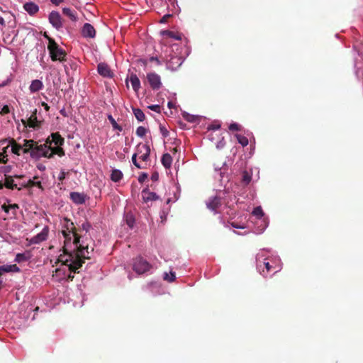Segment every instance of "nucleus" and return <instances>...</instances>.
Masks as SVG:
<instances>
[{
    "mask_svg": "<svg viewBox=\"0 0 363 363\" xmlns=\"http://www.w3.org/2000/svg\"><path fill=\"white\" fill-rule=\"evenodd\" d=\"M49 21L57 30L62 28V18L57 11H52L50 12L49 14Z\"/></svg>",
    "mask_w": 363,
    "mask_h": 363,
    "instance_id": "9",
    "label": "nucleus"
},
{
    "mask_svg": "<svg viewBox=\"0 0 363 363\" xmlns=\"http://www.w3.org/2000/svg\"><path fill=\"white\" fill-rule=\"evenodd\" d=\"M189 117H186V119L189 121H193V119L191 118H192V116H188Z\"/></svg>",
    "mask_w": 363,
    "mask_h": 363,
    "instance_id": "57",
    "label": "nucleus"
},
{
    "mask_svg": "<svg viewBox=\"0 0 363 363\" xmlns=\"http://www.w3.org/2000/svg\"><path fill=\"white\" fill-rule=\"evenodd\" d=\"M41 105H42V106L44 107V108L45 109L46 111H48L50 110V106L45 102H42Z\"/></svg>",
    "mask_w": 363,
    "mask_h": 363,
    "instance_id": "53",
    "label": "nucleus"
},
{
    "mask_svg": "<svg viewBox=\"0 0 363 363\" xmlns=\"http://www.w3.org/2000/svg\"><path fill=\"white\" fill-rule=\"evenodd\" d=\"M0 25L4 27L6 26L5 21H4V18L1 17V16H0Z\"/></svg>",
    "mask_w": 363,
    "mask_h": 363,
    "instance_id": "54",
    "label": "nucleus"
},
{
    "mask_svg": "<svg viewBox=\"0 0 363 363\" xmlns=\"http://www.w3.org/2000/svg\"><path fill=\"white\" fill-rule=\"evenodd\" d=\"M176 276L174 272H171L170 276L167 273H164V279L169 281L172 282L175 280Z\"/></svg>",
    "mask_w": 363,
    "mask_h": 363,
    "instance_id": "39",
    "label": "nucleus"
},
{
    "mask_svg": "<svg viewBox=\"0 0 363 363\" xmlns=\"http://www.w3.org/2000/svg\"><path fill=\"white\" fill-rule=\"evenodd\" d=\"M9 208L10 209H16V208H18V204H11V205H9Z\"/></svg>",
    "mask_w": 363,
    "mask_h": 363,
    "instance_id": "55",
    "label": "nucleus"
},
{
    "mask_svg": "<svg viewBox=\"0 0 363 363\" xmlns=\"http://www.w3.org/2000/svg\"><path fill=\"white\" fill-rule=\"evenodd\" d=\"M151 268L150 263L141 257H136L133 262V270L139 274H142L148 272Z\"/></svg>",
    "mask_w": 363,
    "mask_h": 363,
    "instance_id": "4",
    "label": "nucleus"
},
{
    "mask_svg": "<svg viewBox=\"0 0 363 363\" xmlns=\"http://www.w3.org/2000/svg\"><path fill=\"white\" fill-rule=\"evenodd\" d=\"M147 80L153 90H158L162 86L160 76L155 72H150L147 74Z\"/></svg>",
    "mask_w": 363,
    "mask_h": 363,
    "instance_id": "6",
    "label": "nucleus"
},
{
    "mask_svg": "<svg viewBox=\"0 0 363 363\" xmlns=\"http://www.w3.org/2000/svg\"><path fill=\"white\" fill-rule=\"evenodd\" d=\"M124 220L130 228H133L135 220L133 214L131 212H126L124 214Z\"/></svg>",
    "mask_w": 363,
    "mask_h": 363,
    "instance_id": "26",
    "label": "nucleus"
},
{
    "mask_svg": "<svg viewBox=\"0 0 363 363\" xmlns=\"http://www.w3.org/2000/svg\"><path fill=\"white\" fill-rule=\"evenodd\" d=\"M82 33L84 37L93 38L96 35V30L92 25L89 23H84Z\"/></svg>",
    "mask_w": 363,
    "mask_h": 363,
    "instance_id": "15",
    "label": "nucleus"
},
{
    "mask_svg": "<svg viewBox=\"0 0 363 363\" xmlns=\"http://www.w3.org/2000/svg\"><path fill=\"white\" fill-rule=\"evenodd\" d=\"M82 228L83 230H84L86 233L89 230L90 228H91V224L88 222H86V223H84L82 225Z\"/></svg>",
    "mask_w": 363,
    "mask_h": 363,
    "instance_id": "46",
    "label": "nucleus"
},
{
    "mask_svg": "<svg viewBox=\"0 0 363 363\" xmlns=\"http://www.w3.org/2000/svg\"><path fill=\"white\" fill-rule=\"evenodd\" d=\"M147 178V174H145V173H143L142 174H140L138 177V182L140 183H143L145 182V180Z\"/></svg>",
    "mask_w": 363,
    "mask_h": 363,
    "instance_id": "47",
    "label": "nucleus"
},
{
    "mask_svg": "<svg viewBox=\"0 0 363 363\" xmlns=\"http://www.w3.org/2000/svg\"><path fill=\"white\" fill-rule=\"evenodd\" d=\"M220 199L218 197H213L207 203V208L211 211H216L220 206Z\"/></svg>",
    "mask_w": 363,
    "mask_h": 363,
    "instance_id": "22",
    "label": "nucleus"
},
{
    "mask_svg": "<svg viewBox=\"0 0 363 363\" xmlns=\"http://www.w3.org/2000/svg\"><path fill=\"white\" fill-rule=\"evenodd\" d=\"M150 61L153 62L155 61L157 65H160V61L156 57H152L150 58Z\"/></svg>",
    "mask_w": 363,
    "mask_h": 363,
    "instance_id": "52",
    "label": "nucleus"
},
{
    "mask_svg": "<svg viewBox=\"0 0 363 363\" xmlns=\"http://www.w3.org/2000/svg\"><path fill=\"white\" fill-rule=\"evenodd\" d=\"M50 138H51V140L50 139L51 145L54 143L55 145V147H61L60 146L63 145L65 141L64 138L60 135L59 133H52Z\"/></svg>",
    "mask_w": 363,
    "mask_h": 363,
    "instance_id": "17",
    "label": "nucleus"
},
{
    "mask_svg": "<svg viewBox=\"0 0 363 363\" xmlns=\"http://www.w3.org/2000/svg\"><path fill=\"white\" fill-rule=\"evenodd\" d=\"M69 198L75 204H84L86 201V196L84 193L73 191L69 194Z\"/></svg>",
    "mask_w": 363,
    "mask_h": 363,
    "instance_id": "12",
    "label": "nucleus"
},
{
    "mask_svg": "<svg viewBox=\"0 0 363 363\" xmlns=\"http://www.w3.org/2000/svg\"><path fill=\"white\" fill-rule=\"evenodd\" d=\"M63 228L64 229L62 230H67L69 235L72 234L73 243L77 245L80 241V236L77 233L74 223L67 218H64Z\"/></svg>",
    "mask_w": 363,
    "mask_h": 363,
    "instance_id": "5",
    "label": "nucleus"
},
{
    "mask_svg": "<svg viewBox=\"0 0 363 363\" xmlns=\"http://www.w3.org/2000/svg\"><path fill=\"white\" fill-rule=\"evenodd\" d=\"M54 155H57L60 157L65 155V151L62 147H52L48 138L44 144L38 145L35 143L33 150H32V157H48L51 158Z\"/></svg>",
    "mask_w": 363,
    "mask_h": 363,
    "instance_id": "2",
    "label": "nucleus"
},
{
    "mask_svg": "<svg viewBox=\"0 0 363 363\" xmlns=\"http://www.w3.org/2000/svg\"><path fill=\"white\" fill-rule=\"evenodd\" d=\"M235 136L242 147H245L248 145V139L245 136L240 134H236Z\"/></svg>",
    "mask_w": 363,
    "mask_h": 363,
    "instance_id": "34",
    "label": "nucleus"
},
{
    "mask_svg": "<svg viewBox=\"0 0 363 363\" xmlns=\"http://www.w3.org/2000/svg\"><path fill=\"white\" fill-rule=\"evenodd\" d=\"M4 186V184H2V183L0 182V189H2Z\"/></svg>",
    "mask_w": 363,
    "mask_h": 363,
    "instance_id": "62",
    "label": "nucleus"
},
{
    "mask_svg": "<svg viewBox=\"0 0 363 363\" xmlns=\"http://www.w3.org/2000/svg\"><path fill=\"white\" fill-rule=\"evenodd\" d=\"M20 269L19 267L16 264H10V265H2L0 266V276H1L4 273L7 272H19Z\"/></svg>",
    "mask_w": 363,
    "mask_h": 363,
    "instance_id": "19",
    "label": "nucleus"
},
{
    "mask_svg": "<svg viewBox=\"0 0 363 363\" xmlns=\"http://www.w3.org/2000/svg\"><path fill=\"white\" fill-rule=\"evenodd\" d=\"M257 267H258L259 270L260 271V274L264 277H267L268 276V274H269V272L272 269H275L274 273H277V272H279L280 270V269H276L275 267H273L272 265H271L269 264V262H266V261H264L262 263V264H257Z\"/></svg>",
    "mask_w": 363,
    "mask_h": 363,
    "instance_id": "11",
    "label": "nucleus"
},
{
    "mask_svg": "<svg viewBox=\"0 0 363 363\" xmlns=\"http://www.w3.org/2000/svg\"><path fill=\"white\" fill-rule=\"evenodd\" d=\"M97 70L99 74L104 77L111 78L113 76L109 66L106 63H99L97 67Z\"/></svg>",
    "mask_w": 363,
    "mask_h": 363,
    "instance_id": "14",
    "label": "nucleus"
},
{
    "mask_svg": "<svg viewBox=\"0 0 363 363\" xmlns=\"http://www.w3.org/2000/svg\"><path fill=\"white\" fill-rule=\"evenodd\" d=\"M133 90L137 92L140 88V81L135 74H131L129 79Z\"/></svg>",
    "mask_w": 363,
    "mask_h": 363,
    "instance_id": "24",
    "label": "nucleus"
},
{
    "mask_svg": "<svg viewBox=\"0 0 363 363\" xmlns=\"http://www.w3.org/2000/svg\"><path fill=\"white\" fill-rule=\"evenodd\" d=\"M10 145L11 146V151L16 155H20V151L23 149L21 145L18 144L14 139H11Z\"/></svg>",
    "mask_w": 363,
    "mask_h": 363,
    "instance_id": "27",
    "label": "nucleus"
},
{
    "mask_svg": "<svg viewBox=\"0 0 363 363\" xmlns=\"http://www.w3.org/2000/svg\"><path fill=\"white\" fill-rule=\"evenodd\" d=\"M162 34L165 35H167L169 38L176 39V40H180L181 39L180 37H179L174 32L170 31V30H164V31H162Z\"/></svg>",
    "mask_w": 363,
    "mask_h": 363,
    "instance_id": "37",
    "label": "nucleus"
},
{
    "mask_svg": "<svg viewBox=\"0 0 363 363\" xmlns=\"http://www.w3.org/2000/svg\"><path fill=\"white\" fill-rule=\"evenodd\" d=\"M108 118L110 123H111L112 127L114 129L118 130L119 131H122V130H123L122 127L116 123V121H115V119L113 118V116L111 115H109L108 116Z\"/></svg>",
    "mask_w": 363,
    "mask_h": 363,
    "instance_id": "35",
    "label": "nucleus"
},
{
    "mask_svg": "<svg viewBox=\"0 0 363 363\" xmlns=\"http://www.w3.org/2000/svg\"><path fill=\"white\" fill-rule=\"evenodd\" d=\"M220 128V125H215L213 127V129H218Z\"/></svg>",
    "mask_w": 363,
    "mask_h": 363,
    "instance_id": "64",
    "label": "nucleus"
},
{
    "mask_svg": "<svg viewBox=\"0 0 363 363\" xmlns=\"http://www.w3.org/2000/svg\"><path fill=\"white\" fill-rule=\"evenodd\" d=\"M147 133V130L145 128L143 127V126H139L137 129H136V135L140 138L143 137Z\"/></svg>",
    "mask_w": 363,
    "mask_h": 363,
    "instance_id": "38",
    "label": "nucleus"
},
{
    "mask_svg": "<svg viewBox=\"0 0 363 363\" xmlns=\"http://www.w3.org/2000/svg\"><path fill=\"white\" fill-rule=\"evenodd\" d=\"M171 17V15L170 14H167V15H164L162 18L161 20L160 21V22L161 23H165L166 22H167V20L169 18Z\"/></svg>",
    "mask_w": 363,
    "mask_h": 363,
    "instance_id": "48",
    "label": "nucleus"
},
{
    "mask_svg": "<svg viewBox=\"0 0 363 363\" xmlns=\"http://www.w3.org/2000/svg\"><path fill=\"white\" fill-rule=\"evenodd\" d=\"M141 194L143 201L145 203L156 201L159 199V196L155 193L150 191L148 188L144 189Z\"/></svg>",
    "mask_w": 363,
    "mask_h": 363,
    "instance_id": "13",
    "label": "nucleus"
},
{
    "mask_svg": "<svg viewBox=\"0 0 363 363\" xmlns=\"http://www.w3.org/2000/svg\"><path fill=\"white\" fill-rule=\"evenodd\" d=\"M4 186L9 189L21 190L22 189L21 186L18 187V184L14 183L13 177L10 175H5Z\"/></svg>",
    "mask_w": 363,
    "mask_h": 363,
    "instance_id": "18",
    "label": "nucleus"
},
{
    "mask_svg": "<svg viewBox=\"0 0 363 363\" xmlns=\"http://www.w3.org/2000/svg\"><path fill=\"white\" fill-rule=\"evenodd\" d=\"M252 179V175L250 172L247 171H243L242 174V183L244 185H247L250 184Z\"/></svg>",
    "mask_w": 363,
    "mask_h": 363,
    "instance_id": "32",
    "label": "nucleus"
},
{
    "mask_svg": "<svg viewBox=\"0 0 363 363\" xmlns=\"http://www.w3.org/2000/svg\"><path fill=\"white\" fill-rule=\"evenodd\" d=\"M48 229L47 228H45L43 229V230L40 233H38V235H36L35 236L32 238L31 242L35 243V244L40 243V242L45 240L48 238Z\"/></svg>",
    "mask_w": 363,
    "mask_h": 363,
    "instance_id": "16",
    "label": "nucleus"
},
{
    "mask_svg": "<svg viewBox=\"0 0 363 363\" xmlns=\"http://www.w3.org/2000/svg\"><path fill=\"white\" fill-rule=\"evenodd\" d=\"M75 247L77 248L76 252H79V257L80 259L82 261V264L84 262V259H90V257L88 256L89 254L90 249L89 248V245H84V242H82V244H80V242L77 245H75Z\"/></svg>",
    "mask_w": 363,
    "mask_h": 363,
    "instance_id": "10",
    "label": "nucleus"
},
{
    "mask_svg": "<svg viewBox=\"0 0 363 363\" xmlns=\"http://www.w3.org/2000/svg\"><path fill=\"white\" fill-rule=\"evenodd\" d=\"M23 8L30 15H35L39 11L38 6L31 1L26 3Z\"/></svg>",
    "mask_w": 363,
    "mask_h": 363,
    "instance_id": "20",
    "label": "nucleus"
},
{
    "mask_svg": "<svg viewBox=\"0 0 363 363\" xmlns=\"http://www.w3.org/2000/svg\"><path fill=\"white\" fill-rule=\"evenodd\" d=\"M133 113L139 121H143L145 118L143 111L140 108H133Z\"/></svg>",
    "mask_w": 363,
    "mask_h": 363,
    "instance_id": "33",
    "label": "nucleus"
},
{
    "mask_svg": "<svg viewBox=\"0 0 363 363\" xmlns=\"http://www.w3.org/2000/svg\"><path fill=\"white\" fill-rule=\"evenodd\" d=\"M158 179H159V174H158V173H157V172H155V173H153V174H152V176H151V179H152V181H157V180H158Z\"/></svg>",
    "mask_w": 363,
    "mask_h": 363,
    "instance_id": "49",
    "label": "nucleus"
},
{
    "mask_svg": "<svg viewBox=\"0 0 363 363\" xmlns=\"http://www.w3.org/2000/svg\"><path fill=\"white\" fill-rule=\"evenodd\" d=\"M137 156H138V154L137 152L135 153L133 157H132V162L133 163V164L138 169H143L144 168V167L141 166L137 161Z\"/></svg>",
    "mask_w": 363,
    "mask_h": 363,
    "instance_id": "41",
    "label": "nucleus"
},
{
    "mask_svg": "<svg viewBox=\"0 0 363 363\" xmlns=\"http://www.w3.org/2000/svg\"><path fill=\"white\" fill-rule=\"evenodd\" d=\"M162 134L164 137H167L168 135V131L164 128H160Z\"/></svg>",
    "mask_w": 363,
    "mask_h": 363,
    "instance_id": "50",
    "label": "nucleus"
},
{
    "mask_svg": "<svg viewBox=\"0 0 363 363\" xmlns=\"http://www.w3.org/2000/svg\"><path fill=\"white\" fill-rule=\"evenodd\" d=\"M148 108L157 113L161 112V107L160 105H150L148 106Z\"/></svg>",
    "mask_w": 363,
    "mask_h": 363,
    "instance_id": "42",
    "label": "nucleus"
},
{
    "mask_svg": "<svg viewBox=\"0 0 363 363\" xmlns=\"http://www.w3.org/2000/svg\"><path fill=\"white\" fill-rule=\"evenodd\" d=\"M13 177V178H23V175H17V174H16V175H14Z\"/></svg>",
    "mask_w": 363,
    "mask_h": 363,
    "instance_id": "61",
    "label": "nucleus"
},
{
    "mask_svg": "<svg viewBox=\"0 0 363 363\" xmlns=\"http://www.w3.org/2000/svg\"><path fill=\"white\" fill-rule=\"evenodd\" d=\"M2 208L6 213H8L10 209L9 206H6L5 204L2 206Z\"/></svg>",
    "mask_w": 363,
    "mask_h": 363,
    "instance_id": "56",
    "label": "nucleus"
},
{
    "mask_svg": "<svg viewBox=\"0 0 363 363\" xmlns=\"http://www.w3.org/2000/svg\"><path fill=\"white\" fill-rule=\"evenodd\" d=\"M48 50H49L50 55L52 61H66L67 53L65 50L60 48L53 38H49Z\"/></svg>",
    "mask_w": 363,
    "mask_h": 363,
    "instance_id": "3",
    "label": "nucleus"
},
{
    "mask_svg": "<svg viewBox=\"0 0 363 363\" xmlns=\"http://www.w3.org/2000/svg\"><path fill=\"white\" fill-rule=\"evenodd\" d=\"M30 258V254L29 252L25 253H18L15 258V262L21 263L23 262L28 261Z\"/></svg>",
    "mask_w": 363,
    "mask_h": 363,
    "instance_id": "30",
    "label": "nucleus"
},
{
    "mask_svg": "<svg viewBox=\"0 0 363 363\" xmlns=\"http://www.w3.org/2000/svg\"><path fill=\"white\" fill-rule=\"evenodd\" d=\"M162 165L166 169H169L172 166V157L169 153H165L162 155V160H161Z\"/></svg>",
    "mask_w": 363,
    "mask_h": 363,
    "instance_id": "25",
    "label": "nucleus"
},
{
    "mask_svg": "<svg viewBox=\"0 0 363 363\" xmlns=\"http://www.w3.org/2000/svg\"><path fill=\"white\" fill-rule=\"evenodd\" d=\"M228 128H229V130L230 131H240V130H241V126L239 124L235 123H231L229 125Z\"/></svg>",
    "mask_w": 363,
    "mask_h": 363,
    "instance_id": "40",
    "label": "nucleus"
},
{
    "mask_svg": "<svg viewBox=\"0 0 363 363\" xmlns=\"http://www.w3.org/2000/svg\"><path fill=\"white\" fill-rule=\"evenodd\" d=\"M62 13L64 15L68 16L72 21L77 20V13L69 8H63Z\"/></svg>",
    "mask_w": 363,
    "mask_h": 363,
    "instance_id": "28",
    "label": "nucleus"
},
{
    "mask_svg": "<svg viewBox=\"0 0 363 363\" xmlns=\"http://www.w3.org/2000/svg\"><path fill=\"white\" fill-rule=\"evenodd\" d=\"M252 214L258 218H261L264 216V212L260 206L256 207L252 211Z\"/></svg>",
    "mask_w": 363,
    "mask_h": 363,
    "instance_id": "36",
    "label": "nucleus"
},
{
    "mask_svg": "<svg viewBox=\"0 0 363 363\" xmlns=\"http://www.w3.org/2000/svg\"><path fill=\"white\" fill-rule=\"evenodd\" d=\"M229 223L230 224V225L235 228H238V229H244L245 228V226L244 225H240V224H238V223L236 222H229Z\"/></svg>",
    "mask_w": 363,
    "mask_h": 363,
    "instance_id": "44",
    "label": "nucleus"
},
{
    "mask_svg": "<svg viewBox=\"0 0 363 363\" xmlns=\"http://www.w3.org/2000/svg\"><path fill=\"white\" fill-rule=\"evenodd\" d=\"M43 88V82L39 79H35L31 82L29 90L31 93H35Z\"/></svg>",
    "mask_w": 363,
    "mask_h": 363,
    "instance_id": "23",
    "label": "nucleus"
},
{
    "mask_svg": "<svg viewBox=\"0 0 363 363\" xmlns=\"http://www.w3.org/2000/svg\"><path fill=\"white\" fill-rule=\"evenodd\" d=\"M123 177V173L118 169H113L111 174V179L114 182H118Z\"/></svg>",
    "mask_w": 363,
    "mask_h": 363,
    "instance_id": "31",
    "label": "nucleus"
},
{
    "mask_svg": "<svg viewBox=\"0 0 363 363\" xmlns=\"http://www.w3.org/2000/svg\"><path fill=\"white\" fill-rule=\"evenodd\" d=\"M189 117H186V119L189 121H193V119L191 118H192V116H188Z\"/></svg>",
    "mask_w": 363,
    "mask_h": 363,
    "instance_id": "58",
    "label": "nucleus"
},
{
    "mask_svg": "<svg viewBox=\"0 0 363 363\" xmlns=\"http://www.w3.org/2000/svg\"><path fill=\"white\" fill-rule=\"evenodd\" d=\"M21 186L22 188H30L33 186H37L38 188L42 190L43 189V187L40 182H34L32 179H29L27 183L21 184Z\"/></svg>",
    "mask_w": 363,
    "mask_h": 363,
    "instance_id": "29",
    "label": "nucleus"
},
{
    "mask_svg": "<svg viewBox=\"0 0 363 363\" xmlns=\"http://www.w3.org/2000/svg\"><path fill=\"white\" fill-rule=\"evenodd\" d=\"M9 112H10V108H9V106L4 105L0 111V114L1 116H4V115L9 113Z\"/></svg>",
    "mask_w": 363,
    "mask_h": 363,
    "instance_id": "43",
    "label": "nucleus"
},
{
    "mask_svg": "<svg viewBox=\"0 0 363 363\" xmlns=\"http://www.w3.org/2000/svg\"><path fill=\"white\" fill-rule=\"evenodd\" d=\"M167 106H168V107H169V108H171L173 106V104H172V102L169 101V102H168V104H167Z\"/></svg>",
    "mask_w": 363,
    "mask_h": 363,
    "instance_id": "60",
    "label": "nucleus"
},
{
    "mask_svg": "<svg viewBox=\"0 0 363 363\" xmlns=\"http://www.w3.org/2000/svg\"><path fill=\"white\" fill-rule=\"evenodd\" d=\"M62 233L65 238L63 246V254L59 256L58 261L62 264L69 267L70 272L78 273L77 270L82 266V261L79 257V252H76L75 245L72 242V237L67 230H62Z\"/></svg>",
    "mask_w": 363,
    "mask_h": 363,
    "instance_id": "1",
    "label": "nucleus"
},
{
    "mask_svg": "<svg viewBox=\"0 0 363 363\" xmlns=\"http://www.w3.org/2000/svg\"><path fill=\"white\" fill-rule=\"evenodd\" d=\"M68 174V172H65L64 170H62L60 172V174L58 177V179L59 181H60L61 182H62V181L65 179L66 177V175Z\"/></svg>",
    "mask_w": 363,
    "mask_h": 363,
    "instance_id": "45",
    "label": "nucleus"
},
{
    "mask_svg": "<svg viewBox=\"0 0 363 363\" xmlns=\"http://www.w3.org/2000/svg\"><path fill=\"white\" fill-rule=\"evenodd\" d=\"M35 143L36 142L33 140H24V143L22 145L23 153H30L31 155L32 150H33Z\"/></svg>",
    "mask_w": 363,
    "mask_h": 363,
    "instance_id": "21",
    "label": "nucleus"
},
{
    "mask_svg": "<svg viewBox=\"0 0 363 363\" xmlns=\"http://www.w3.org/2000/svg\"><path fill=\"white\" fill-rule=\"evenodd\" d=\"M189 117H186V119L189 121H193V119L191 118H192V116H188Z\"/></svg>",
    "mask_w": 363,
    "mask_h": 363,
    "instance_id": "59",
    "label": "nucleus"
},
{
    "mask_svg": "<svg viewBox=\"0 0 363 363\" xmlns=\"http://www.w3.org/2000/svg\"><path fill=\"white\" fill-rule=\"evenodd\" d=\"M137 154L143 162H147L150 154V147L147 144L140 143L137 146Z\"/></svg>",
    "mask_w": 363,
    "mask_h": 363,
    "instance_id": "7",
    "label": "nucleus"
},
{
    "mask_svg": "<svg viewBox=\"0 0 363 363\" xmlns=\"http://www.w3.org/2000/svg\"><path fill=\"white\" fill-rule=\"evenodd\" d=\"M44 36L49 40V38H51L50 36H48L46 33L44 35Z\"/></svg>",
    "mask_w": 363,
    "mask_h": 363,
    "instance_id": "63",
    "label": "nucleus"
},
{
    "mask_svg": "<svg viewBox=\"0 0 363 363\" xmlns=\"http://www.w3.org/2000/svg\"><path fill=\"white\" fill-rule=\"evenodd\" d=\"M21 122L25 126H28L29 128L34 129L40 128L41 122L37 118V109L34 110L27 120L22 119Z\"/></svg>",
    "mask_w": 363,
    "mask_h": 363,
    "instance_id": "8",
    "label": "nucleus"
},
{
    "mask_svg": "<svg viewBox=\"0 0 363 363\" xmlns=\"http://www.w3.org/2000/svg\"><path fill=\"white\" fill-rule=\"evenodd\" d=\"M64 0H50L52 4L58 6L60 3H62Z\"/></svg>",
    "mask_w": 363,
    "mask_h": 363,
    "instance_id": "51",
    "label": "nucleus"
}]
</instances>
